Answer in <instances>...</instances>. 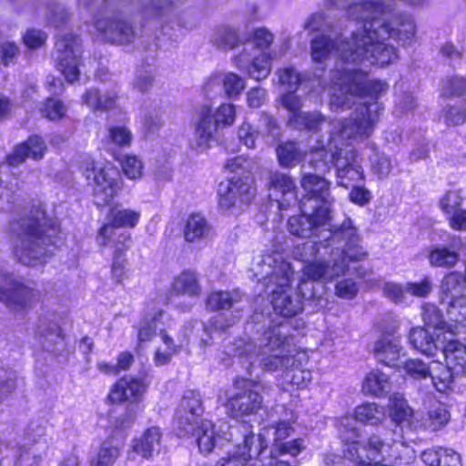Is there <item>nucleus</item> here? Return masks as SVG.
<instances>
[{"label":"nucleus","mask_w":466,"mask_h":466,"mask_svg":"<svg viewBox=\"0 0 466 466\" xmlns=\"http://www.w3.org/2000/svg\"><path fill=\"white\" fill-rule=\"evenodd\" d=\"M10 231L14 254L21 264L35 267L54 253L58 228L46 217L43 204H32L23 217L10 224Z\"/></svg>","instance_id":"obj_2"},{"label":"nucleus","mask_w":466,"mask_h":466,"mask_svg":"<svg viewBox=\"0 0 466 466\" xmlns=\"http://www.w3.org/2000/svg\"><path fill=\"white\" fill-rule=\"evenodd\" d=\"M108 222L98 231L97 242L100 246L106 247L111 237L116 235L117 228H135L139 221L140 213L128 208L114 207L107 214Z\"/></svg>","instance_id":"obj_20"},{"label":"nucleus","mask_w":466,"mask_h":466,"mask_svg":"<svg viewBox=\"0 0 466 466\" xmlns=\"http://www.w3.org/2000/svg\"><path fill=\"white\" fill-rule=\"evenodd\" d=\"M251 271L254 277L258 281H262L269 290L276 314L289 318L303 310L304 297L299 289L293 291L290 286L294 269L281 254L275 252L255 257Z\"/></svg>","instance_id":"obj_3"},{"label":"nucleus","mask_w":466,"mask_h":466,"mask_svg":"<svg viewBox=\"0 0 466 466\" xmlns=\"http://www.w3.org/2000/svg\"><path fill=\"white\" fill-rule=\"evenodd\" d=\"M121 168L128 179L137 180L142 177L144 164L137 156L128 155L121 161Z\"/></svg>","instance_id":"obj_52"},{"label":"nucleus","mask_w":466,"mask_h":466,"mask_svg":"<svg viewBox=\"0 0 466 466\" xmlns=\"http://www.w3.org/2000/svg\"><path fill=\"white\" fill-rule=\"evenodd\" d=\"M402 351L399 337L383 336L376 341L373 349L378 361L387 366H397Z\"/></svg>","instance_id":"obj_28"},{"label":"nucleus","mask_w":466,"mask_h":466,"mask_svg":"<svg viewBox=\"0 0 466 466\" xmlns=\"http://www.w3.org/2000/svg\"><path fill=\"white\" fill-rule=\"evenodd\" d=\"M466 93V79L461 76H452L442 82L441 94L444 96H462Z\"/></svg>","instance_id":"obj_60"},{"label":"nucleus","mask_w":466,"mask_h":466,"mask_svg":"<svg viewBox=\"0 0 466 466\" xmlns=\"http://www.w3.org/2000/svg\"><path fill=\"white\" fill-rule=\"evenodd\" d=\"M243 298L244 295L238 289L213 291L208 296L206 305L211 311L235 309L238 312L242 309L240 304L243 302Z\"/></svg>","instance_id":"obj_29"},{"label":"nucleus","mask_w":466,"mask_h":466,"mask_svg":"<svg viewBox=\"0 0 466 466\" xmlns=\"http://www.w3.org/2000/svg\"><path fill=\"white\" fill-rule=\"evenodd\" d=\"M212 228L200 214H191L185 224L184 237L187 242H195L209 237Z\"/></svg>","instance_id":"obj_35"},{"label":"nucleus","mask_w":466,"mask_h":466,"mask_svg":"<svg viewBox=\"0 0 466 466\" xmlns=\"http://www.w3.org/2000/svg\"><path fill=\"white\" fill-rule=\"evenodd\" d=\"M41 112L45 117L50 120H57L65 116L66 108L61 101L48 98L41 108Z\"/></svg>","instance_id":"obj_64"},{"label":"nucleus","mask_w":466,"mask_h":466,"mask_svg":"<svg viewBox=\"0 0 466 466\" xmlns=\"http://www.w3.org/2000/svg\"><path fill=\"white\" fill-rule=\"evenodd\" d=\"M228 432L224 438L233 443V447L221 457L215 466H253L258 457H261L268 449L263 436L255 435L251 426L246 423L224 425Z\"/></svg>","instance_id":"obj_7"},{"label":"nucleus","mask_w":466,"mask_h":466,"mask_svg":"<svg viewBox=\"0 0 466 466\" xmlns=\"http://www.w3.org/2000/svg\"><path fill=\"white\" fill-rule=\"evenodd\" d=\"M38 292L12 275H0V301L12 310L30 308Z\"/></svg>","instance_id":"obj_13"},{"label":"nucleus","mask_w":466,"mask_h":466,"mask_svg":"<svg viewBox=\"0 0 466 466\" xmlns=\"http://www.w3.org/2000/svg\"><path fill=\"white\" fill-rule=\"evenodd\" d=\"M220 84L228 97L238 96L246 87V81L243 77L233 72H224L210 76L205 83L204 89L207 94H209Z\"/></svg>","instance_id":"obj_26"},{"label":"nucleus","mask_w":466,"mask_h":466,"mask_svg":"<svg viewBox=\"0 0 466 466\" xmlns=\"http://www.w3.org/2000/svg\"><path fill=\"white\" fill-rule=\"evenodd\" d=\"M162 433L158 427L147 429L143 436L134 444V451L145 459L150 458L154 452H158L161 445Z\"/></svg>","instance_id":"obj_34"},{"label":"nucleus","mask_w":466,"mask_h":466,"mask_svg":"<svg viewBox=\"0 0 466 466\" xmlns=\"http://www.w3.org/2000/svg\"><path fill=\"white\" fill-rule=\"evenodd\" d=\"M253 178L248 176H233L226 183H220L218 189L219 208L224 211L240 208L248 205L254 196Z\"/></svg>","instance_id":"obj_10"},{"label":"nucleus","mask_w":466,"mask_h":466,"mask_svg":"<svg viewBox=\"0 0 466 466\" xmlns=\"http://www.w3.org/2000/svg\"><path fill=\"white\" fill-rule=\"evenodd\" d=\"M460 260L459 253L445 246L433 248L429 254V261L432 267L451 268Z\"/></svg>","instance_id":"obj_41"},{"label":"nucleus","mask_w":466,"mask_h":466,"mask_svg":"<svg viewBox=\"0 0 466 466\" xmlns=\"http://www.w3.org/2000/svg\"><path fill=\"white\" fill-rule=\"evenodd\" d=\"M466 279L459 271L445 274L440 283L439 300L441 306L466 297Z\"/></svg>","instance_id":"obj_24"},{"label":"nucleus","mask_w":466,"mask_h":466,"mask_svg":"<svg viewBox=\"0 0 466 466\" xmlns=\"http://www.w3.org/2000/svg\"><path fill=\"white\" fill-rule=\"evenodd\" d=\"M409 341L414 349L428 356H433L439 350L438 341L435 339V331L431 333L420 327L410 329Z\"/></svg>","instance_id":"obj_32"},{"label":"nucleus","mask_w":466,"mask_h":466,"mask_svg":"<svg viewBox=\"0 0 466 466\" xmlns=\"http://www.w3.org/2000/svg\"><path fill=\"white\" fill-rule=\"evenodd\" d=\"M452 373H454L453 370L447 364L443 365L440 361H433L431 364L429 378L438 391L444 392L449 388Z\"/></svg>","instance_id":"obj_43"},{"label":"nucleus","mask_w":466,"mask_h":466,"mask_svg":"<svg viewBox=\"0 0 466 466\" xmlns=\"http://www.w3.org/2000/svg\"><path fill=\"white\" fill-rule=\"evenodd\" d=\"M258 128L263 136H268L277 139L280 136V128L274 116L267 113H262L258 121Z\"/></svg>","instance_id":"obj_62"},{"label":"nucleus","mask_w":466,"mask_h":466,"mask_svg":"<svg viewBox=\"0 0 466 466\" xmlns=\"http://www.w3.org/2000/svg\"><path fill=\"white\" fill-rule=\"evenodd\" d=\"M119 456V448L112 441H106L97 454L93 458L91 466H112Z\"/></svg>","instance_id":"obj_48"},{"label":"nucleus","mask_w":466,"mask_h":466,"mask_svg":"<svg viewBox=\"0 0 466 466\" xmlns=\"http://www.w3.org/2000/svg\"><path fill=\"white\" fill-rule=\"evenodd\" d=\"M95 27L103 41L116 46L132 44L137 37L132 24L120 17L97 18L95 21Z\"/></svg>","instance_id":"obj_17"},{"label":"nucleus","mask_w":466,"mask_h":466,"mask_svg":"<svg viewBox=\"0 0 466 466\" xmlns=\"http://www.w3.org/2000/svg\"><path fill=\"white\" fill-rule=\"evenodd\" d=\"M383 295L396 305L408 304L406 284L386 282L382 288Z\"/></svg>","instance_id":"obj_51"},{"label":"nucleus","mask_w":466,"mask_h":466,"mask_svg":"<svg viewBox=\"0 0 466 466\" xmlns=\"http://www.w3.org/2000/svg\"><path fill=\"white\" fill-rule=\"evenodd\" d=\"M403 370L413 379L422 380L429 378V374L431 373V365L428 366L420 360H410L404 363Z\"/></svg>","instance_id":"obj_61"},{"label":"nucleus","mask_w":466,"mask_h":466,"mask_svg":"<svg viewBox=\"0 0 466 466\" xmlns=\"http://www.w3.org/2000/svg\"><path fill=\"white\" fill-rule=\"evenodd\" d=\"M287 330L285 324L269 327L264 331L258 346L251 340L240 339L234 343L233 351L235 355L247 360L248 373L252 374L254 364L258 362L262 370L283 371L289 384L302 388L310 381L311 372L301 368L305 356L294 355L290 351Z\"/></svg>","instance_id":"obj_1"},{"label":"nucleus","mask_w":466,"mask_h":466,"mask_svg":"<svg viewBox=\"0 0 466 466\" xmlns=\"http://www.w3.org/2000/svg\"><path fill=\"white\" fill-rule=\"evenodd\" d=\"M332 165L336 167L337 185L348 188L351 184L363 181L364 170L360 165V155L348 144H341L331 153Z\"/></svg>","instance_id":"obj_11"},{"label":"nucleus","mask_w":466,"mask_h":466,"mask_svg":"<svg viewBox=\"0 0 466 466\" xmlns=\"http://www.w3.org/2000/svg\"><path fill=\"white\" fill-rule=\"evenodd\" d=\"M83 103L87 105L93 110H108L115 106L116 96L114 94H106L102 96L96 88L88 89L82 96Z\"/></svg>","instance_id":"obj_42"},{"label":"nucleus","mask_w":466,"mask_h":466,"mask_svg":"<svg viewBox=\"0 0 466 466\" xmlns=\"http://www.w3.org/2000/svg\"><path fill=\"white\" fill-rule=\"evenodd\" d=\"M147 388V385L142 379L124 378L114 385L108 398L112 402L137 401L145 394Z\"/></svg>","instance_id":"obj_25"},{"label":"nucleus","mask_w":466,"mask_h":466,"mask_svg":"<svg viewBox=\"0 0 466 466\" xmlns=\"http://www.w3.org/2000/svg\"><path fill=\"white\" fill-rule=\"evenodd\" d=\"M19 189L17 179L10 181L7 185L0 182V211H11L13 204L16 201L15 193Z\"/></svg>","instance_id":"obj_53"},{"label":"nucleus","mask_w":466,"mask_h":466,"mask_svg":"<svg viewBox=\"0 0 466 466\" xmlns=\"http://www.w3.org/2000/svg\"><path fill=\"white\" fill-rule=\"evenodd\" d=\"M163 316L164 312L158 310L154 316L145 317L138 327L137 339L139 342L149 341L155 336L157 329H161L159 323Z\"/></svg>","instance_id":"obj_47"},{"label":"nucleus","mask_w":466,"mask_h":466,"mask_svg":"<svg viewBox=\"0 0 466 466\" xmlns=\"http://www.w3.org/2000/svg\"><path fill=\"white\" fill-rule=\"evenodd\" d=\"M301 213L300 216L289 218L288 221L289 231L297 237L309 238L329 220V209L325 206L314 208L309 212L301 210Z\"/></svg>","instance_id":"obj_19"},{"label":"nucleus","mask_w":466,"mask_h":466,"mask_svg":"<svg viewBox=\"0 0 466 466\" xmlns=\"http://www.w3.org/2000/svg\"><path fill=\"white\" fill-rule=\"evenodd\" d=\"M80 55L79 39L76 35L67 34L57 38L54 59L57 69L70 83L78 78Z\"/></svg>","instance_id":"obj_12"},{"label":"nucleus","mask_w":466,"mask_h":466,"mask_svg":"<svg viewBox=\"0 0 466 466\" xmlns=\"http://www.w3.org/2000/svg\"><path fill=\"white\" fill-rule=\"evenodd\" d=\"M325 117L319 112H303L295 116L289 117V123L298 129H307L309 131H318L319 127L325 122Z\"/></svg>","instance_id":"obj_45"},{"label":"nucleus","mask_w":466,"mask_h":466,"mask_svg":"<svg viewBox=\"0 0 466 466\" xmlns=\"http://www.w3.org/2000/svg\"><path fill=\"white\" fill-rule=\"evenodd\" d=\"M264 387L254 380H243L238 391L228 400V410L230 416L239 418L256 414L262 408Z\"/></svg>","instance_id":"obj_15"},{"label":"nucleus","mask_w":466,"mask_h":466,"mask_svg":"<svg viewBox=\"0 0 466 466\" xmlns=\"http://www.w3.org/2000/svg\"><path fill=\"white\" fill-rule=\"evenodd\" d=\"M94 194L96 204L103 206L112 200L122 188V179L118 169L112 164L99 167L94 177Z\"/></svg>","instance_id":"obj_18"},{"label":"nucleus","mask_w":466,"mask_h":466,"mask_svg":"<svg viewBox=\"0 0 466 466\" xmlns=\"http://www.w3.org/2000/svg\"><path fill=\"white\" fill-rule=\"evenodd\" d=\"M327 256L329 258H318L304 265L302 276L299 281V290L302 297L306 299L314 297L312 281L331 282L349 270L347 260H350L344 253V242L330 248Z\"/></svg>","instance_id":"obj_8"},{"label":"nucleus","mask_w":466,"mask_h":466,"mask_svg":"<svg viewBox=\"0 0 466 466\" xmlns=\"http://www.w3.org/2000/svg\"><path fill=\"white\" fill-rule=\"evenodd\" d=\"M176 8L174 0H149L143 7L147 18L164 19L171 15Z\"/></svg>","instance_id":"obj_44"},{"label":"nucleus","mask_w":466,"mask_h":466,"mask_svg":"<svg viewBox=\"0 0 466 466\" xmlns=\"http://www.w3.org/2000/svg\"><path fill=\"white\" fill-rule=\"evenodd\" d=\"M278 162L282 167H292L299 163L305 157L304 151L294 141L279 144L276 149Z\"/></svg>","instance_id":"obj_38"},{"label":"nucleus","mask_w":466,"mask_h":466,"mask_svg":"<svg viewBox=\"0 0 466 466\" xmlns=\"http://www.w3.org/2000/svg\"><path fill=\"white\" fill-rule=\"evenodd\" d=\"M273 58L265 53L251 56L248 48L245 46L243 51L234 57V65L238 69L246 71L249 77L260 81L270 74V61Z\"/></svg>","instance_id":"obj_21"},{"label":"nucleus","mask_w":466,"mask_h":466,"mask_svg":"<svg viewBox=\"0 0 466 466\" xmlns=\"http://www.w3.org/2000/svg\"><path fill=\"white\" fill-rule=\"evenodd\" d=\"M358 65L353 64L351 67L337 69L333 73L329 101L332 110L350 108L357 97H378L388 91L389 85L385 81L369 80L368 73L362 68H358Z\"/></svg>","instance_id":"obj_5"},{"label":"nucleus","mask_w":466,"mask_h":466,"mask_svg":"<svg viewBox=\"0 0 466 466\" xmlns=\"http://www.w3.org/2000/svg\"><path fill=\"white\" fill-rule=\"evenodd\" d=\"M300 185L306 193L300 202V210L309 212L319 206H325L329 208L332 202L329 195L330 183L321 177L320 174L308 171L306 165H303Z\"/></svg>","instance_id":"obj_14"},{"label":"nucleus","mask_w":466,"mask_h":466,"mask_svg":"<svg viewBox=\"0 0 466 466\" xmlns=\"http://www.w3.org/2000/svg\"><path fill=\"white\" fill-rule=\"evenodd\" d=\"M210 42L214 46L221 50H232L239 44V36L237 30L228 25L216 28L210 36Z\"/></svg>","instance_id":"obj_40"},{"label":"nucleus","mask_w":466,"mask_h":466,"mask_svg":"<svg viewBox=\"0 0 466 466\" xmlns=\"http://www.w3.org/2000/svg\"><path fill=\"white\" fill-rule=\"evenodd\" d=\"M445 361L455 374L463 373L466 370V345L458 341H449L442 350Z\"/></svg>","instance_id":"obj_33"},{"label":"nucleus","mask_w":466,"mask_h":466,"mask_svg":"<svg viewBox=\"0 0 466 466\" xmlns=\"http://www.w3.org/2000/svg\"><path fill=\"white\" fill-rule=\"evenodd\" d=\"M385 448V442L382 441V439L377 435L372 434L369 439L368 441L363 447L361 448V451L365 452L366 459L368 461H381L382 459V451Z\"/></svg>","instance_id":"obj_55"},{"label":"nucleus","mask_w":466,"mask_h":466,"mask_svg":"<svg viewBox=\"0 0 466 466\" xmlns=\"http://www.w3.org/2000/svg\"><path fill=\"white\" fill-rule=\"evenodd\" d=\"M389 410L390 417L396 424L410 429L415 427V413L402 395L393 394L390 397Z\"/></svg>","instance_id":"obj_31"},{"label":"nucleus","mask_w":466,"mask_h":466,"mask_svg":"<svg viewBox=\"0 0 466 466\" xmlns=\"http://www.w3.org/2000/svg\"><path fill=\"white\" fill-rule=\"evenodd\" d=\"M405 284L408 297L426 299L433 291V282L430 277H425L419 282L409 281Z\"/></svg>","instance_id":"obj_54"},{"label":"nucleus","mask_w":466,"mask_h":466,"mask_svg":"<svg viewBox=\"0 0 466 466\" xmlns=\"http://www.w3.org/2000/svg\"><path fill=\"white\" fill-rule=\"evenodd\" d=\"M224 425L227 424L224 423L220 426V431L223 433V436H220L215 431L214 424L210 420H201L195 425L194 431L187 436H195L200 452L208 454L212 451L218 441L221 439L225 440L224 436L228 432V429Z\"/></svg>","instance_id":"obj_27"},{"label":"nucleus","mask_w":466,"mask_h":466,"mask_svg":"<svg viewBox=\"0 0 466 466\" xmlns=\"http://www.w3.org/2000/svg\"><path fill=\"white\" fill-rule=\"evenodd\" d=\"M442 307L451 321L466 328V296Z\"/></svg>","instance_id":"obj_50"},{"label":"nucleus","mask_w":466,"mask_h":466,"mask_svg":"<svg viewBox=\"0 0 466 466\" xmlns=\"http://www.w3.org/2000/svg\"><path fill=\"white\" fill-rule=\"evenodd\" d=\"M203 413L202 400L199 392L187 390L184 393L174 417V430L178 437H186L198 423Z\"/></svg>","instance_id":"obj_16"},{"label":"nucleus","mask_w":466,"mask_h":466,"mask_svg":"<svg viewBox=\"0 0 466 466\" xmlns=\"http://www.w3.org/2000/svg\"><path fill=\"white\" fill-rule=\"evenodd\" d=\"M363 445L358 441V440L344 442V456L346 459L354 461L356 466L365 464L368 461L366 454L361 451Z\"/></svg>","instance_id":"obj_63"},{"label":"nucleus","mask_w":466,"mask_h":466,"mask_svg":"<svg viewBox=\"0 0 466 466\" xmlns=\"http://www.w3.org/2000/svg\"><path fill=\"white\" fill-rule=\"evenodd\" d=\"M342 242L344 253L350 261H361L368 257V252L361 245L358 229L350 218H346L339 226H333L320 240L307 241L298 246L293 252L294 257L306 265L318 258L327 257L330 248Z\"/></svg>","instance_id":"obj_6"},{"label":"nucleus","mask_w":466,"mask_h":466,"mask_svg":"<svg viewBox=\"0 0 466 466\" xmlns=\"http://www.w3.org/2000/svg\"><path fill=\"white\" fill-rule=\"evenodd\" d=\"M451 415L447 409L442 405L432 407L425 420V425L430 430L435 431L444 427L450 420Z\"/></svg>","instance_id":"obj_49"},{"label":"nucleus","mask_w":466,"mask_h":466,"mask_svg":"<svg viewBox=\"0 0 466 466\" xmlns=\"http://www.w3.org/2000/svg\"><path fill=\"white\" fill-rule=\"evenodd\" d=\"M358 422L355 415H346L338 420L337 428L343 442L358 440L360 437Z\"/></svg>","instance_id":"obj_46"},{"label":"nucleus","mask_w":466,"mask_h":466,"mask_svg":"<svg viewBox=\"0 0 466 466\" xmlns=\"http://www.w3.org/2000/svg\"><path fill=\"white\" fill-rule=\"evenodd\" d=\"M235 117L236 109L232 104H221L215 112L208 105L201 106L192 118L191 126L194 132L190 140V147L198 152L208 149L211 141L215 139L218 127L232 126Z\"/></svg>","instance_id":"obj_9"},{"label":"nucleus","mask_w":466,"mask_h":466,"mask_svg":"<svg viewBox=\"0 0 466 466\" xmlns=\"http://www.w3.org/2000/svg\"><path fill=\"white\" fill-rule=\"evenodd\" d=\"M108 140L116 147H129L133 140L130 129L125 126H114L108 129Z\"/></svg>","instance_id":"obj_58"},{"label":"nucleus","mask_w":466,"mask_h":466,"mask_svg":"<svg viewBox=\"0 0 466 466\" xmlns=\"http://www.w3.org/2000/svg\"><path fill=\"white\" fill-rule=\"evenodd\" d=\"M278 83L287 90H297L300 82V75L293 67H285L276 72Z\"/></svg>","instance_id":"obj_59"},{"label":"nucleus","mask_w":466,"mask_h":466,"mask_svg":"<svg viewBox=\"0 0 466 466\" xmlns=\"http://www.w3.org/2000/svg\"><path fill=\"white\" fill-rule=\"evenodd\" d=\"M268 418L273 423L275 441H282L288 438L292 432L291 422L295 420L292 410L287 409L284 405H276L268 413Z\"/></svg>","instance_id":"obj_30"},{"label":"nucleus","mask_w":466,"mask_h":466,"mask_svg":"<svg viewBox=\"0 0 466 466\" xmlns=\"http://www.w3.org/2000/svg\"><path fill=\"white\" fill-rule=\"evenodd\" d=\"M172 289L177 295L188 297L199 296L201 288L197 273L190 270H184L175 278Z\"/></svg>","instance_id":"obj_36"},{"label":"nucleus","mask_w":466,"mask_h":466,"mask_svg":"<svg viewBox=\"0 0 466 466\" xmlns=\"http://www.w3.org/2000/svg\"><path fill=\"white\" fill-rule=\"evenodd\" d=\"M371 162V171L378 176L379 178H386L391 169L392 165L390 157L384 154L375 151L370 157Z\"/></svg>","instance_id":"obj_56"},{"label":"nucleus","mask_w":466,"mask_h":466,"mask_svg":"<svg viewBox=\"0 0 466 466\" xmlns=\"http://www.w3.org/2000/svg\"><path fill=\"white\" fill-rule=\"evenodd\" d=\"M270 197L278 202L279 209H287L297 202L296 185L290 176L275 172L269 179Z\"/></svg>","instance_id":"obj_22"},{"label":"nucleus","mask_w":466,"mask_h":466,"mask_svg":"<svg viewBox=\"0 0 466 466\" xmlns=\"http://www.w3.org/2000/svg\"><path fill=\"white\" fill-rule=\"evenodd\" d=\"M421 317L424 324L429 328L440 329L444 327L443 316L434 304H424L422 307Z\"/></svg>","instance_id":"obj_57"},{"label":"nucleus","mask_w":466,"mask_h":466,"mask_svg":"<svg viewBox=\"0 0 466 466\" xmlns=\"http://www.w3.org/2000/svg\"><path fill=\"white\" fill-rule=\"evenodd\" d=\"M354 415L359 422L370 426L380 425L386 420L385 409L375 402H366L357 406Z\"/></svg>","instance_id":"obj_37"},{"label":"nucleus","mask_w":466,"mask_h":466,"mask_svg":"<svg viewBox=\"0 0 466 466\" xmlns=\"http://www.w3.org/2000/svg\"><path fill=\"white\" fill-rule=\"evenodd\" d=\"M46 151V145L42 137L31 136L26 141L17 145L7 156V163L9 166L16 167L23 164L28 157L39 160L44 157Z\"/></svg>","instance_id":"obj_23"},{"label":"nucleus","mask_w":466,"mask_h":466,"mask_svg":"<svg viewBox=\"0 0 466 466\" xmlns=\"http://www.w3.org/2000/svg\"><path fill=\"white\" fill-rule=\"evenodd\" d=\"M390 378L380 370H372L366 375L362 382L364 394L372 396H382L390 390Z\"/></svg>","instance_id":"obj_39"},{"label":"nucleus","mask_w":466,"mask_h":466,"mask_svg":"<svg viewBox=\"0 0 466 466\" xmlns=\"http://www.w3.org/2000/svg\"><path fill=\"white\" fill-rule=\"evenodd\" d=\"M383 110L380 105L377 102L371 104L360 105L355 112H353L350 118H347L339 123L338 134L334 131L331 132L330 141L329 143V152L325 148H318L311 153L308 168L319 174H325L329 170V164H332L330 155L334 153L337 148V137H340L341 139H366L371 136L374 127L379 120L380 113Z\"/></svg>","instance_id":"obj_4"}]
</instances>
